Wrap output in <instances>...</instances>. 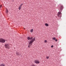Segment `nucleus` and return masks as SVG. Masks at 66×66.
I'll list each match as a JSON object with an SVG mask.
<instances>
[{
  "mask_svg": "<svg viewBox=\"0 0 66 66\" xmlns=\"http://www.w3.org/2000/svg\"><path fill=\"white\" fill-rule=\"evenodd\" d=\"M27 39L28 40H30V39H32L28 43V48H30L31 47V46L32 45V44H33V43L35 40V38H33V37H31V38L30 37H27Z\"/></svg>",
  "mask_w": 66,
  "mask_h": 66,
  "instance_id": "nucleus-1",
  "label": "nucleus"
},
{
  "mask_svg": "<svg viewBox=\"0 0 66 66\" xmlns=\"http://www.w3.org/2000/svg\"><path fill=\"white\" fill-rule=\"evenodd\" d=\"M5 41H6V40L4 39H3V38H0V43H4L5 42Z\"/></svg>",
  "mask_w": 66,
  "mask_h": 66,
  "instance_id": "nucleus-2",
  "label": "nucleus"
},
{
  "mask_svg": "<svg viewBox=\"0 0 66 66\" xmlns=\"http://www.w3.org/2000/svg\"><path fill=\"white\" fill-rule=\"evenodd\" d=\"M5 47L6 48H7V49H10V45L8 44H5Z\"/></svg>",
  "mask_w": 66,
  "mask_h": 66,
  "instance_id": "nucleus-3",
  "label": "nucleus"
},
{
  "mask_svg": "<svg viewBox=\"0 0 66 66\" xmlns=\"http://www.w3.org/2000/svg\"><path fill=\"white\" fill-rule=\"evenodd\" d=\"M57 16L61 17H62V13L61 12H59L57 14Z\"/></svg>",
  "mask_w": 66,
  "mask_h": 66,
  "instance_id": "nucleus-4",
  "label": "nucleus"
},
{
  "mask_svg": "<svg viewBox=\"0 0 66 66\" xmlns=\"http://www.w3.org/2000/svg\"><path fill=\"white\" fill-rule=\"evenodd\" d=\"M63 9V6L62 5H61V6L59 10V12H62V11Z\"/></svg>",
  "mask_w": 66,
  "mask_h": 66,
  "instance_id": "nucleus-5",
  "label": "nucleus"
},
{
  "mask_svg": "<svg viewBox=\"0 0 66 66\" xmlns=\"http://www.w3.org/2000/svg\"><path fill=\"white\" fill-rule=\"evenodd\" d=\"M34 62L36 63V64H39V60H35L34 61Z\"/></svg>",
  "mask_w": 66,
  "mask_h": 66,
  "instance_id": "nucleus-6",
  "label": "nucleus"
},
{
  "mask_svg": "<svg viewBox=\"0 0 66 66\" xmlns=\"http://www.w3.org/2000/svg\"><path fill=\"white\" fill-rule=\"evenodd\" d=\"M22 5H23V4H21L19 6V10H20L21 9V7L22 6Z\"/></svg>",
  "mask_w": 66,
  "mask_h": 66,
  "instance_id": "nucleus-7",
  "label": "nucleus"
},
{
  "mask_svg": "<svg viewBox=\"0 0 66 66\" xmlns=\"http://www.w3.org/2000/svg\"><path fill=\"white\" fill-rule=\"evenodd\" d=\"M0 66H5V65L4 64L2 63L0 64Z\"/></svg>",
  "mask_w": 66,
  "mask_h": 66,
  "instance_id": "nucleus-8",
  "label": "nucleus"
},
{
  "mask_svg": "<svg viewBox=\"0 0 66 66\" xmlns=\"http://www.w3.org/2000/svg\"><path fill=\"white\" fill-rule=\"evenodd\" d=\"M45 26H46V27H48V26H49V24L47 23H45Z\"/></svg>",
  "mask_w": 66,
  "mask_h": 66,
  "instance_id": "nucleus-9",
  "label": "nucleus"
},
{
  "mask_svg": "<svg viewBox=\"0 0 66 66\" xmlns=\"http://www.w3.org/2000/svg\"><path fill=\"white\" fill-rule=\"evenodd\" d=\"M30 32L31 33H32V32H33V29H31L30 30Z\"/></svg>",
  "mask_w": 66,
  "mask_h": 66,
  "instance_id": "nucleus-10",
  "label": "nucleus"
},
{
  "mask_svg": "<svg viewBox=\"0 0 66 66\" xmlns=\"http://www.w3.org/2000/svg\"><path fill=\"white\" fill-rule=\"evenodd\" d=\"M16 55H19V54L18 53H16Z\"/></svg>",
  "mask_w": 66,
  "mask_h": 66,
  "instance_id": "nucleus-11",
  "label": "nucleus"
},
{
  "mask_svg": "<svg viewBox=\"0 0 66 66\" xmlns=\"http://www.w3.org/2000/svg\"><path fill=\"white\" fill-rule=\"evenodd\" d=\"M6 13H7L9 12V11L8 10H7V9H6Z\"/></svg>",
  "mask_w": 66,
  "mask_h": 66,
  "instance_id": "nucleus-12",
  "label": "nucleus"
},
{
  "mask_svg": "<svg viewBox=\"0 0 66 66\" xmlns=\"http://www.w3.org/2000/svg\"><path fill=\"white\" fill-rule=\"evenodd\" d=\"M52 39H53V40H55L56 38L55 37L53 38H52Z\"/></svg>",
  "mask_w": 66,
  "mask_h": 66,
  "instance_id": "nucleus-13",
  "label": "nucleus"
},
{
  "mask_svg": "<svg viewBox=\"0 0 66 66\" xmlns=\"http://www.w3.org/2000/svg\"><path fill=\"white\" fill-rule=\"evenodd\" d=\"M44 42H45V43H47V40H45L44 41Z\"/></svg>",
  "mask_w": 66,
  "mask_h": 66,
  "instance_id": "nucleus-14",
  "label": "nucleus"
},
{
  "mask_svg": "<svg viewBox=\"0 0 66 66\" xmlns=\"http://www.w3.org/2000/svg\"><path fill=\"white\" fill-rule=\"evenodd\" d=\"M46 59H49V56H46Z\"/></svg>",
  "mask_w": 66,
  "mask_h": 66,
  "instance_id": "nucleus-15",
  "label": "nucleus"
},
{
  "mask_svg": "<svg viewBox=\"0 0 66 66\" xmlns=\"http://www.w3.org/2000/svg\"><path fill=\"white\" fill-rule=\"evenodd\" d=\"M31 66H36L35 65H34V64H33L32 65H31Z\"/></svg>",
  "mask_w": 66,
  "mask_h": 66,
  "instance_id": "nucleus-16",
  "label": "nucleus"
},
{
  "mask_svg": "<svg viewBox=\"0 0 66 66\" xmlns=\"http://www.w3.org/2000/svg\"><path fill=\"white\" fill-rule=\"evenodd\" d=\"M51 47L52 48H53V45L51 46Z\"/></svg>",
  "mask_w": 66,
  "mask_h": 66,
  "instance_id": "nucleus-17",
  "label": "nucleus"
},
{
  "mask_svg": "<svg viewBox=\"0 0 66 66\" xmlns=\"http://www.w3.org/2000/svg\"><path fill=\"white\" fill-rule=\"evenodd\" d=\"M2 7V5H0V7H1H1Z\"/></svg>",
  "mask_w": 66,
  "mask_h": 66,
  "instance_id": "nucleus-18",
  "label": "nucleus"
},
{
  "mask_svg": "<svg viewBox=\"0 0 66 66\" xmlns=\"http://www.w3.org/2000/svg\"><path fill=\"white\" fill-rule=\"evenodd\" d=\"M55 41L56 42H57V39H56L55 40Z\"/></svg>",
  "mask_w": 66,
  "mask_h": 66,
  "instance_id": "nucleus-19",
  "label": "nucleus"
},
{
  "mask_svg": "<svg viewBox=\"0 0 66 66\" xmlns=\"http://www.w3.org/2000/svg\"><path fill=\"white\" fill-rule=\"evenodd\" d=\"M24 29H25V28H24Z\"/></svg>",
  "mask_w": 66,
  "mask_h": 66,
  "instance_id": "nucleus-20",
  "label": "nucleus"
}]
</instances>
